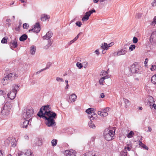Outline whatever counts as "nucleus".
I'll return each instance as SVG.
<instances>
[{"instance_id": "60", "label": "nucleus", "mask_w": 156, "mask_h": 156, "mask_svg": "<svg viewBox=\"0 0 156 156\" xmlns=\"http://www.w3.org/2000/svg\"><path fill=\"white\" fill-rule=\"evenodd\" d=\"M114 44V42H112L111 43H110V44H108V47H109L112 46V45H113Z\"/></svg>"}, {"instance_id": "34", "label": "nucleus", "mask_w": 156, "mask_h": 156, "mask_svg": "<svg viewBox=\"0 0 156 156\" xmlns=\"http://www.w3.org/2000/svg\"><path fill=\"white\" fill-rule=\"evenodd\" d=\"M134 134V133L132 131H131L127 135V137L128 138H131L133 137V135Z\"/></svg>"}, {"instance_id": "54", "label": "nucleus", "mask_w": 156, "mask_h": 156, "mask_svg": "<svg viewBox=\"0 0 156 156\" xmlns=\"http://www.w3.org/2000/svg\"><path fill=\"white\" fill-rule=\"evenodd\" d=\"M83 66L84 68H86L88 65V63L87 62H84L83 63Z\"/></svg>"}, {"instance_id": "1", "label": "nucleus", "mask_w": 156, "mask_h": 156, "mask_svg": "<svg viewBox=\"0 0 156 156\" xmlns=\"http://www.w3.org/2000/svg\"><path fill=\"white\" fill-rule=\"evenodd\" d=\"M42 108V107L41 108L37 115L39 117L42 118L47 120L46 124L48 126H55L56 124L54 119L57 118V114L52 111L47 112L45 114H43Z\"/></svg>"}, {"instance_id": "32", "label": "nucleus", "mask_w": 156, "mask_h": 156, "mask_svg": "<svg viewBox=\"0 0 156 156\" xmlns=\"http://www.w3.org/2000/svg\"><path fill=\"white\" fill-rule=\"evenodd\" d=\"M92 120H90L88 122V125L90 127L92 128H94L95 127V126L94 123H92Z\"/></svg>"}, {"instance_id": "9", "label": "nucleus", "mask_w": 156, "mask_h": 156, "mask_svg": "<svg viewBox=\"0 0 156 156\" xmlns=\"http://www.w3.org/2000/svg\"><path fill=\"white\" fill-rule=\"evenodd\" d=\"M150 41L152 44H156V30L152 33L150 39Z\"/></svg>"}, {"instance_id": "2", "label": "nucleus", "mask_w": 156, "mask_h": 156, "mask_svg": "<svg viewBox=\"0 0 156 156\" xmlns=\"http://www.w3.org/2000/svg\"><path fill=\"white\" fill-rule=\"evenodd\" d=\"M139 66L138 65H135L134 64H133L129 69H126L125 73L126 75L128 76L131 75V73H141L139 69Z\"/></svg>"}, {"instance_id": "13", "label": "nucleus", "mask_w": 156, "mask_h": 156, "mask_svg": "<svg viewBox=\"0 0 156 156\" xmlns=\"http://www.w3.org/2000/svg\"><path fill=\"white\" fill-rule=\"evenodd\" d=\"M53 35V34L51 31L48 32L44 36L43 38L44 39L49 40L50 39Z\"/></svg>"}, {"instance_id": "44", "label": "nucleus", "mask_w": 156, "mask_h": 156, "mask_svg": "<svg viewBox=\"0 0 156 156\" xmlns=\"http://www.w3.org/2000/svg\"><path fill=\"white\" fill-rule=\"evenodd\" d=\"M136 46L135 45L132 44L129 47V49L131 51H132L133 50V49H134L135 48Z\"/></svg>"}, {"instance_id": "50", "label": "nucleus", "mask_w": 156, "mask_h": 156, "mask_svg": "<svg viewBox=\"0 0 156 156\" xmlns=\"http://www.w3.org/2000/svg\"><path fill=\"white\" fill-rule=\"evenodd\" d=\"M150 69L152 71L155 70L156 69V65H152Z\"/></svg>"}, {"instance_id": "56", "label": "nucleus", "mask_w": 156, "mask_h": 156, "mask_svg": "<svg viewBox=\"0 0 156 156\" xmlns=\"http://www.w3.org/2000/svg\"><path fill=\"white\" fill-rule=\"evenodd\" d=\"M156 23V20H153V21L151 23V25L152 26H154Z\"/></svg>"}, {"instance_id": "62", "label": "nucleus", "mask_w": 156, "mask_h": 156, "mask_svg": "<svg viewBox=\"0 0 156 156\" xmlns=\"http://www.w3.org/2000/svg\"><path fill=\"white\" fill-rule=\"evenodd\" d=\"M152 107H153L154 109H156V105L155 104H153V105H152Z\"/></svg>"}, {"instance_id": "46", "label": "nucleus", "mask_w": 156, "mask_h": 156, "mask_svg": "<svg viewBox=\"0 0 156 156\" xmlns=\"http://www.w3.org/2000/svg\"><path fill=\"white\" fill-rule=\"evenodd\" d=\"M123 100L126 105H129V102L127 99L124 98Z\"/></svg>"}, {"instance_id": "49", "label": "nucleus", "mask_w": 156, "mask_h": 156, "mask_svg": "<svg viewBox=\"0 0 156 156\" xmlns=\"http://www.w3.org/2000/svg\"><path fill=\"white\" fill-rule=\"evenodd\" d=\"M138 39L135 37H134L133 39V42L134 43H136L138 41Z\"/></svg>"}, {"instance_id": "11", "label": "nucleus", "mask_w": 156, "mask_h": 156, "mask_svg": "<svg viewBox=\"0 0 156 156\" xmlns=\"http://www.w3.org/2000/svg\"><path fill=\"white\" fill-rule=\"evenodd\" d=\"M17 44L16 38L11 41L10 43V46L11 48H15L17 47Z\"/></svg>"}, {"instance_id": "39", "label": "nucleus", "mask_w": 156, "mask_h": 156, "mask_svg": "<svg viewBox=\"0 0 156 156\" xmlns=\"http://www.w3.org/2000/svg\"><path fill=\"white\" fill-rule=\"evenodd\" d=\"M17 156H26L24 152L22 151H19L17 154Z\"/></svg>"}, {"instance_id": "19", "label": "nucleus", "mask_w": 156, "mask_h": 156, "mask_svg": "<svg viewBox=\"0 0 156 156\" xmlns=\"http://www.w3.org/2000/svg\"><path fill=\"white\" fill-rule=\"evenodd\" d=\"M24 152L26 156H34L33 153L30 149L26 150Z\"/></svg>"}, {"instance_id": "47", "label": "nucleus", "mask_w": 156, "mask_h": 156, "mask_svg": "<svg viewBox=\"0 0 156 156\" xmlns=\"http://www.w3.org/2000/svg\"><path fill=\"white\" fill-rule=\"evenodd\" d=\"M56 80L58 82H59V81L63 82L64 81L63 79L62 78L59 77H57L56 78Z\"/></svg>"}, {"instance_id": "4", "label": "nucleus", "mask_w": 156, "mask_h": 156, "mask_svg": "<svg viewBox=\"0 0 156 156\" xmlns=\"http://www.w3.org/2000/svg\"><path fill=\"white\" fill-rule=\"evenodd\" d=\"M115 131L112 130L106 129L104 133L105 139L107 141H110L114 138Z\"/></svg>"}, {"instance_id": "59", "label": "nucleus", "mask_w": 156, "mask_h": 156, "mask_svg": "<svg viewBox=\"0 0 156 156\" xmlns=\"http://www.w3.org/2000/svg\"><path fill=\"white\" fill-rule=\"evenodd\" d=\"M95 52L96 53V55H98L100 54L98 49H97L96 50H95Z\"/></svg>"}, {"instance_id": "45", "label": "nucleus", "mask_w": 156, "mask_h": 156, "mask_svg": "<svg viewBox=\"0 0 156 156\" xmlns=\"http://www.w3.org/2000/svg\"><path fill=\"white\" fill-rule=\"evenodd\" d=\"M6 91L4 90H0V95H4L6 94Z\"/></svg>"}, {"instance_id": "58", "label": "nucleus", "mask_w": 156, "mask_h": 156, "mask_svg": "<svg viewBox=\"0 0 156 156\" xmlns=\"http://www.w3.org/2000/svg\"><path fill=\"white\" fill-rule=\"evenodd\" d=\"M16 145V143L14 142L11 146V147H15Z\"/></svg>"}, {"instance_id": "40", "label": "nucleus", "mask_w": 156, "mask_h": 156, "mask_svg": "<svg viewBox=\"0 0 156 156\" xmlns=\"http://www.w3.org/2000/svg\"><path fill=\"white\" fill-rule=\"evenodd\" d=\"M7 38H5V37L2 38L1 41V43L2 44L6 43L7 42Z\"/></svg>"}, {"instance_id": "31", "label": "nucleus", "mask_w": 156, "mask_h": 156, "mask_svg": "<svg viewBox=\"0 0 156 156\" xmlns=\"http://www.w3.org/2000/svg\"><path fill=\"white\" fill-rule=\"evenodd\" d=\"M127 152L126 150H124L120 153V156H127Z\"/></svg>"}, {"instance_id": "8", "label": "nucleus", "mask_w": 156, "mask_h": 156, "mask_svg": "<svg viewBox=\"0 0 156 156\" xmlns=\"http://www.w3.org/2000/svg\"><path fill=\"white\" fill-rule=\"evenodd\" d=\"M41 30L40 26L39 23H37L35 24L34 25V27L29 30V32L33 31L34 32L36 33H38Z\"/></svg>"}, {"instance_id": "12", "label": "nucleus", "mask_w": 156, "mask_h": 156, "mask_svg": "<svg viewBox=\"0 0 156 156\" xmlns=\"http://www.w3.org/2000/svg\"><path fill=\"white\" fill-rule=\"evenodd\" d=\"M65 152L66 156H76L75 151L73 150H66Z\"/></svg>"}, {"instance_id": "53", "label": "nucleus", "mask_w": 156, "mask_h": 156, "mask_svg": "<svg viewBox=\"0 0 156 156\" xmlns=\"http://www.w3.org/2000/svg\"><path fill=\"white\" fill-rule=\"evenodd\" d=\"M110 108L109 107H107L103 109V111L105 112H107L109 111Z\"/></svg>"}, {"instance_id": "18", "label": "nucleus", "mask_w": 156, "mask_h": 156, "mask_svg": "<svg viewBox=\"0 0 156 156\" xmlns=\"http://www.w3.org/2000/svg\"><path fill=\"white\" fill-rule=\"evenodd\" d=\"M97 116V114L95 113L94 112H92L91 114H90L88 115V118L90 120H92L95 119L96 118Z\"/></svg>"}, {"instance_id": "51", "label": "nucleus", "mask_w": 156, "mask_h": 156, "mask_svg": "<svg viewBox=\"0 0 156 156\" xmlns=\"http://www.w3.org/2000/svg\"><path fill=\"white\" fill-rule=\"evenodd\" d=\"M91 109H90V108H88L87 109L86 111V112L88 114V115L90 114H91V111H90V110Z\"/></svg>"}, {"instance_id": "55", "label": "nucleus", "mask_w": 156, "mask_h": 156, "mask_svg": "<svg viewBox=\"0 0 156 156\" xmlns=\"http://www.w3.org/2000/svg\"><path fill=\"white\" fill-rule=\"evenodd\" d=\"M21 23L18 26V27H17L15 28V29L17 31H19L20 30V28L21 26Z\"/></svg>"}, {"instance_id": "29", "label": "nucleus", "mask_w": 156, "mask_h": 156, "mask_svg": "<svg viewBox=\"0 0 156 156\" xmlns=\"http://www.w3.org/2000/svg\"><path fill=\"white\" fill-rule=\"evenodd\" d=\"M52 64V63L50 62H48L47 63V65H46V68L44 69H41V70L40 71H38L37 72V73H40L41 72V71H42L47 69H48L50 66H51V64Z\"/></svg>"}, {"instance_id": "22", "label": "nucleus", "mask_w": 156, "mask_h": 156, "mask_svg": "<svg viewBox=\"0 0 156 156\" xmlns=\"http://www.w3.org/2000/svg\"><path fill=\"white\" fill-rule=\"evenodd\" d=\"M132 147V144L131 143H129L127 144V145L125 146L124 149H127L128 151H130L131 150Z\"/></svg>"}, {"instance_id": "15", "label": "nucleus", "mask_w": 156, "mask_h": 156, "mask_svg": "<svg viewBox=\"0 0 156 156\" xmlns=\"http://www.w3.org/2000/svg\"><path fill=\"white\" fill-rule=\"evenodd\" d=\"M42 107H43L42 110H43L45 111V112L44 113L43 112V114H46L47 112H51L50 111L51 108L49 105H45Z\"/></svg>"}, {"instance_id": "57", "label": "nucleus", "mask_w": 156, "mask_h": 156, "mask_svg": "<svg viewBox=\"0 0 156 156\" xmlns=\"http://www.w3.org/2000/svg\"><path fill=\"white\" fill-rule=\"evenodd\" d=\"M153 6H156V0H154V1L151 3Z\"/></svg>"}, {"instance_id": "7", "label": "nucleus", "mask_w": 156, "mask_h": 156, "mask_svg": "<svg viewBox=\"0 0 156 156\" xmlns=\"http://www.w3.org/2000/svg\"><path fill=\"white\" fill-rule=\"evenodd\" d=\"M11 106L10 104L7 103L5 104L2 110V112L5 115H7L9 114V112L11 109Z\"/></svg>"}, {"instance_id": "16", "label": "nucleus", "mask_w": 156, "mask_h": 156, "mask_svg": "<svg viewBox=\"0 0 156 156\" xmlns=\"http://www.w3.org/2000/svg\"><path fill=\"white\" fill-rule=\"evenodd\" d=\"M77 96L76 95L74 94H72L69 97V99L70 101L72 102H74L76 99Z\"/></svg>"}, {"instance_id": "61", "label": "nucleus", "mask_w": 156, "mask_h": 156, "mask_svg": "<svg viewBox=\"0 0 156 156\" xmlns=\"http://www.w3.org/2000/svg\"><path fill=\"white\" fill-rule=\"evenodd\" d=\"M82 34V32H80L79 33L78 35L76 36V37L77 38V39H78V38L79 37L80 35Z\"/></svg>"}, {"instance_id": "33", "label": "nucleus", "mask_w": 156, "mask_h": 156, "mask_svg": "<svg viewBox=\"0 0 156 156\" xmlns=\"http://www.w3.org/2000/svg\"><path fill=\"white\" fill-rule=\"evenodd\" d=\"M57 140L55 139H53V140H52L51 142V145L53 147L55 146L57 144Z\"/></svg>"}, {"instance_id": "20", "label": "nucleus", "mask_w": 156, "mask_h": 156, "mask_svg": "<svg viewBox=\"0 0 156 156\" xmlns=\"http://www.w3.org/2000/svg\"><path fill=\"white\" fill-rule=\"evenodd\" d=\"M36 51V47L34 46H32L30 47V53L32 55H34L35 54Z\"/></svg>"}, {"instance_id": "35", "label": "nucleus", "mask_w": 156, "mask_h": 156, "mask_svg": "<svg viewBox=\"0 0 156 156\" xmlns=\"http://www.w3.org/2000/svg\"><path fill=\"white\" fill-rule=\"evenodd\" d=\"M154 102L153 98L152 97H150V99L149 100V103L150 104V106H151L152 104Z\"/></svg>"}, {"instance_id": "27", "label": "nucleus", "mask_w": 156, "mask_h": 156, "mask_svg": "<svg viewBox=\"0 0 156 156\" xmlns=\"http://www.w3.org/2000/svg\"><path fill=\"white\" fill-rule=\"evenodd\" d=\"M42 141L41 138H39L37 140L36 142V145L37 146H41L42 144Z\"/></svg>"}, {"instance_id": "36", "label": "nucleus", "mask_w": 156, "mask_h": 156, "mask_svg": "<svg viewBox=\"0 0 156 156\" xmlns=\"http://www.w3.org/2000/svg\"><path fill=\"white\" fill-rule=\"evenodd\" d=\"M106 76H104L100 79L99 80V83L100 84H103V82L104 81V80L106 79Z\"/></svg>"}, {"instance_id": "21", "label": "nucleus", "mask_w": 156, "mask_h": 156, "mask_svg": "<svg viewBox=\"0 0 156 156\" xmlns=\"http://www.w3.org/2000/svg\"><path fill=\"white\" fill-rule=\"evenodd\" d=\"M27 38V36L26 34H23L20 36L19 40L21 41H23Z\"/></svg>"}, {"instance_id": "41", "label": "nucleus", "mask_w": 156, "mask_h": 156, "mask_svg": "<svg viewBox=\"0 0 156 156\" xmlns=\"http://www.w3.org/2000/svg\"><path fill=\"white\" fill-rule=\"evenodd\" d=\"M92 154L93 156H100L99 153L95 151H92Z\"/></svg>"}, {"instance_id": "3", "label": "nucleus", "mask_w": 156, "mask_h": 156, "mask_svg": "<svg viewBox=\"0 0 156 156\" xmlns=\"http://www.w3.org/2000/svg\"><path fill=\"white\" fill-rule=\"evenodd\" d=\"M18 76V75L15 73H11L6 75L2 80V83L3 85H6L9 82H10L13 80H14Z\"/></svg>"}, {"instance_id": "23", "label": "nucleus", "mask_w": 156, "mask_h": 156, "mask_svg": "<svg viewBox=\"0 0 156 156\" xmlns=\"http://www.w3.org/2000/svg\"><path fill=\"white\" fill-rule=\"evenodd\" d=\"M50 19V16L46 14H44L41 15V20H48Z\"/></svg>"}, {"instance_id": "24", "label": "nucleus", "mask_w": 156, "mask_h": 156, "mask_svg": "<svg viewBox=\"0 0 156 156\" xmlns=\"http://www.w3.org/2000/svg\"><path fill=\"white\" fill-rule=\"evenodd\" d=\"M22 117L25 119H28L30 118L27 114L26 110L22 114Z\"/></svg>"}, {"instance_id": "17", "label": "nucleus", "mask_w": 156, "mask_h": 156, "mask_svg": "<svg viewBox=\"0 0 156 156\" xmlns=\"http://www.w3.org/2000/svg\"><path fill=\"white\" fill-rule=\"evenodd\" d=\"M26 111L27 114L30 118L33 116L34 113V112L32 108L30 109H26Z\"/></svg>"}, {"instance_id": "28", "label": "nucleus", "mask_w": 156, "mask_h": 156, "mask_svg": "<svg viewBox=\"0 0 156 156\" xmlns=\"http://www.w3.org/2000/svg\"><path fill=\"white\" fill-rule=\"evenodd\" d=\"M48 43L44 47V48L45 49H47L52 44V42L50 40L48 41Z\"/></svg>"}, {"instance_id": "64", "label": "nucleus", "mask_w": 156, "mask_h": 156, "mask_svg": "<svg viewBox=\"0 0 156 156\" xmlns=\"http://www.w3.org/2000/svg\"><path fill=\"white\" fill-rule=\"evenodd\" d=\"M105 96L104 95V93H101V94L100 97L101 98H104Z\"/></svg>"}, {"instance_id": "30", "label": "nucleus", "mask_w": 156, "mask_h": 156, "mask_svg": "<svg viewBox=\"0 0 156 156\" xmlns=\"http://www.w3.org/2000/svg\"><path fill=\"white\" fill-rule=\"evenodd\" d=\"M101 48L102 49H104L107 50L108 49V45L106 43H104V44H102L101 46Z\"/></svg>"}, {"instance_id": "25", "label": "nucleus", "mask_w": 156, "mask_h": 156, "mask_svg": "<svg viewBox=\"0 0 156 156\" xmlns=\"http://www.w3.org/2000/svg\"><path fill=\"white\" fill-rule=\"evenodd\" d=\"M151 81L152 83L153 84H156V74L152 76L151 79Z\"/></svg>"}, {"instance_id": "43", "label": "nucleus", "mask_w": 156, "mask_h": 156, "mask_svg": "<svg viewBox=\"0 0 156 156\" xmlns=\"http://www.w3.org/2000/svg\"><path fill=\"white\" fill-rule=\"evenodd\" d=\"M75 24L76 25L78 26L79 27H80L81 25H82V23L79 21H77L76 23Z\"/></svg>"}, {"instance_id": "38", "label": "nucleus", "mask_w": 156, "mask_h": 156, "mask_svg": "<svg viewBox=\"0 0 156 156\" xmlns=\"http://www.w3.org/2000/svg\"><path fill=\"white\" fill-rule=\"evenodd\" d=\"M142 15V14L141 13H138L136 15V18L137 19H141Z\"/></svg>"}, {"instance_id": "52", "label": "nucleus", "mask_w": 156, "mask_h": 156, "mask_svg": "<svg viewBox=\"0 0 156 156\" xmlns=\"http://www.w3.org/2000/svg\"><path fill=\"white\" fill-rule=\"evenodd\" d=\"M102 116L103 117H106L108 115V113L107 112H105L104 111L102 112Z\"/></svg>"}, {"instance_id": "37", "label": "nucleus", "mask_w": 156, "mask_h": 156, "mask_svg": "<svg viewBox=\"0 0 156 156\" xmlns=\"http://www.w3.org/2000/svg\"><path fill=\"white\" fill-rule=\"evenodd\" d=\"M84 156H93L92 151H89L86 153L85 154Z\"/></svg>"}, {"instance_id": "5", "label": "nucleus", "mask_w": 156, "mask_h": 156, "mask_svg": "<svg viewBox=\"0 0 156 156\" xmlns=\"http://www.w3.org/2000/svg\"><path fill=\"white\" fill-rule=\"evenodd\" d=\"M19 86L16 85H14L13 86V89L10 92L7 94L8 98H9L11 100H13L16 97V95L17 93V89L19 88Z\"/></svg>"}, {"instance_id": "6", "label": "nucleus", "mask_w": 156, "mask_h": 156, "mask_svg": "<svg viewBox=\"0 0 156 156\" xmlns=\"http://www.w3.org/2000/svg\"><path fill=\"white\" fill-rule=\"evenodd\" d=\"M127 48L125 47H124L117 51L114 52L112 53V55L116 57L118 56L124 55L127 53Z\"/></svg>"}, {"instance_id": "10", "label": "nucleus", "mask_w": 156, "mask_h": 156, "mask_svg": "<svg viewBox=\"0 0 156 156\" xmlns=\"http://www.w3.org/2000/svg\"><path fill=\"white\" fill-rule=\"evenodd\" d=\"M95 12V10L93 9L86 12L83 16L82 20H88L89 17L90 16V15L93 12Z\"/></svg>"}, {"instance_id": "48", "label": "nucleus", "mask_w": 156, "mask_h": 156, "mask_svg": "<svg viewBox=\"0 0 156 156\" xmlns=\"http://www.w3.org/2000/svg\"><path fill=\"white\" fill-rule=\"evenodd\" d=\"M29 27L28 24L26 23H24L23 25V27L24 29H27Z\"/></svg>"}, {"instance_id": "42", "label": "nucleus", "mask_w": 156, "mask_h": 156, "mask_svg": "<svg viewBox=\"0 0 156 156\" xmlns=\"http://www.w3.org/2000/svg\"><path fill=\"white\" fill-rule=\"evenodd\" d=\"M76 66H77L78 67V68L79 69H81V68H82L83 67V65H82V64L81 63H80V62H77V63H76Z\"/></svg>"}, {"instance_id": "14", "label": "nucleus", "mask_w": 156, "mask_h": 156, "mask_svg": "<svg viewBox=\"0 0 156 156\" xmlns=\"http://www.w3.org/2000/svg\"><path fill=\"white\" fill-rule=\"evenodd\" d=\"M31 118H30L29 120H25V121L23 124L21 125V127L22 128H27L28 125H30L31 124L29 123L30 121L31 120Z\"/></svg>"}, {"instance_id": "63", "label": "nucleus", "mask_w": 156, "mask_h": 156, "mask_svg": "<svg viewBox=\"0 0 156 156\" xmlns=\"http://www.w3.org/2000/svg\"><path fill=\"white\" fill-rule=\"evenodd\" d=\"M102 112L98 111V115L102 116Z\"/></svg>"}, {"instance_id": "26", "label": "nucleus", "mask_w": 156, "mask_h": 156, "mask_svg": "<svg viewBox=\"0 0 156 156\" xmlns=\"http://www.w3.org/2000/svg\"><path fill=\"white\" fill-rule=\"evenodd\" d=\"M139 145L146 150H148V147L143 144L141 141H139Z\"/></svg>"}]
</instances>
